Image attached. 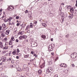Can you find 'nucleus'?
I'll return each instance as SVG.
<instances>
[{"label": "nucleus", "instance_id": "nucleus-41", "mask_svg": "<svg viewBox=\"0 0 77 77\" xmlns=\"http://www.w3.org/2000/svg\"><path fill=\"white\" fill-rule=\"evenodd\" d=\"M34 23H35L36 24H37V20H35L34 21Z\"/></svg>", "mask_w": 77, "mask_h": 77}, {"label": "nucleus", "instance_id": "nucleus-17", "mask_svg": "<svg viewBox=\"0 0 77 77\" xmlns=\"http://www.w3.org/2000/svg\"><path fill=\"white\" fill-rule=\"evenodd\" d=\"M38 72L39 74H41L42 73V70L39 69L38 71Z\"/></svg>", "mask_w": 77, "mask_h": 77}, {"label": "nucleus", "instance_id": "nucleus-36", "mask_svg": "<svg viewBox=\"0 0 77 77\" xmlns=\"http://www.w3.org/2000/svg\"><path fill=\"white\" fill-rule=\"evenodd\" d=\"M45 62L44 63H42V65L43 66V67H44V66H45Z\"/></svg>", "mask_w": 77, "mask_h": 77}, {"label": "nucleus", "instance_id": "nucleus-3", "mask_svg": "<svg viewBox=\"0 0 77 77\" xmlns=\"http://www.w3.org/2000/svg\"><path fill=\"white\" fill-rule=\"evenodd\" d=\"M31 13V11H28V14H29L28 15V18H29V19H30L32 20V15L31 14H30Z\"/></svg>", "mask_w": 77, "mask_h": 77}, {"label": "nucleus", "instance_id": "nucleus-5", "mask_svg": "<svg viewBox=\"0 0 77 77\" xmlns=\"http://www.w3.org/2000/svg\"><path fill=\"white\" fill-rule=\"evenodd\" d=\"M26 24L25 23H23L21 26V29H23L26 26Z\"/></svg>", "mask_w": 77, "mask_h": 77}, {"label": "nucleus", "instance_id": "nucleus-53", "mask_svg": "<svg viewBox=\"0 0 77 77\" xmlns=\"http://www.w3.org/2000/svg\"><path fill=\"white\" fill-rule=\"evenodd\" d=\"M72 66L73 67H74L75 66V65H74V64H72Z\"/></svg>", "mask_w": 77, "mask_h": 77}, {"label": "nucleus", "instance_id": "nucleus-16", "mask_svg": "<svg viewBox=\"0 0 77 77\" xmlns=\"http://www.w3.org/2000/svg\"><path fill=\"white\" fill-rule=\"evenodd\" d=\"M5 33H6V35H9V30H7L6 31Z\"/></svg>", "mask_w": 77, "mask_h": 77}, {"label": "nucleus", "instance_id": "nucleus-64", "mask_svg": "<svg viewBox=\"0 0 77 77\" xmlns=\"http://www.w3.org/2000/svg\"><path fill=\"white\" fill-rule=\"evenodd\" d=\"M4 40H5V41H7V40H8V39H7V38H4Z\"/></svg>", "mask_w": 77, "mask_h": 77}, {"label": "nucleus", "instance_id": "nucleus-28", "mask_svg": "<svg viewBox=\"0 0 77 77\" xmlns=\"http://www.w3.org/2000/svg\"><path fill=\"white\" fill-rule=\"evenodd\" d=\"M50 59H51L52 61H53V60H54V57L53 56H51L50 57Z\"/></svg>", "mask_w": 77, "mask_h": 77}, {"label": "nucleus", "instance_id": "nucleus-34", "mask_svg": "<svg viewBox=\"0 0 77 77\" xmlns=\"http://www.w3.org/2000/svg\"><path fill=\"white\" fill-rule=\"evenodd\" d=\"M60 15H61V17H62V16H64V14L63 13H61Z\"/></svg>", "mask_w": 77, "mask_h": 77}, {"label": "nucleus", "instance_id": "nucleus-56", "mask_svg": "<svg viewBox=\"0 0 77 77\" xmlns=\"http://www.w3.org/2000/svg\"><path fill=\"white\" fill-rule=\"evenodd\" d=\"M16 42H18V39H16Z\"/></svg>", "mask_w": 77, "mask_h": 77}, {"label": "nucleus", "instance_id": "nucleus-25", "mask_svg": "<svg viewBox=\"0 0 77 77\" xmlns=\"http://www.w3.org/2000/svg\"><path fill=\"white\" fill-rule=\"evenodd\" d=\"M71 6L69 5L67 6V9H71Z\"/></svg>", "mask_w": 77, "mask_h": 77}, {"label": "nucleus", "instance_id": "nucleus-13", "mask_svg": "<svg viewBox=\"0 0 77 77\" xmlns=\"http://www.w3.org/2000/svg\"><path fill=\"white\" fill-rule=\"evenodd\" d=\"M62 17V20L61 23H63V21H64V19L65 18V17H64V16H63Z\"/></svg>", "mask_w": 77, "mask_h": 77}, {"label": "nucleus", "instance_id": "nucleus-26", "mask_svg": "<svg viewBox=\"0 0 77 77\" xmlns=\"http://www.w3.org/2000/svg\"><path fill=\"white\" fill-rule=\"evenodd\" d=\"M9 44V45H12V41L11 40L10 41Z\"/></svg>", "mask_w": 77, "mask_h": 77}, {"label": "nucleus", "instance_id": "nucleus-57", "mask_svg": "<svg viewBox=\"0 0 77 77\" xmlns=\"http://www.w3.org/2000/svg\"><path fill=\"white\" fill-rule=\"evenodd\" d=\"M16 19H18V18H19V17L18 16H17L16 17Z\"/></svg>", "mask_w": 77, "mask_h": 77}, {"label": "nucleus", "instance_id": "nucleus-15", "mask_svg": "<svg viewBox=\"0 0 77 77\" xmlns=\"http://www.w3.org/2000/svg\"><path fill=\"white\" fill-rule=\"evenodd\" d=\"M8 47H9L8 46H5V47L3 48V50H7L8 49Z\"/></svg>", "mask_w": 77, "mask_h": 77}, {"label": "nucleus", "instance_id": "nucleus-18", "mask_svg": "<svg viewBox=\"0 0 77 77\" xmlns=\"http://www.w3.org/2000/svg\"><path fill=\"white\" fill-rule=\"evenodd\" d=\"M1 36L2 38H3V37H5V35L3 33H2L1 35Z\"/></svg>", "mask_w": 77, "mask_h": 77}, {"label": "nucleus", "instance_id": "nucleus-20", "mask_svg": "<svg viewBox=\"0 0 77 77\" xmlns=\"http://www.w3.org/2000/svg\"><path fill=\"white\" fill-rule=\"evenodd\" d=\"M29 26L30 28H33V25H32V23H30Z\"/></svg>", "mask_w": 77, "mask_h": 77}, {"label": "nucleus", "instance_id": "nucleus-59", "mask_svg": "<svg viewBox=\"0 0 77 77\" xmlns=\"http://www.w3.org/2000/svg\"><path fill=\"white\" fill-rule=\"evenodd\" d=\"M11 63H14V60H12L11 61Z\"/></svg>", "mask_w": 77, "mask_h": 77}, {"label": "nucleus", "instance_id": "nucleus-12", "mask_svg": "<svg viewBox=\"0 0 77 77\" xmlns=\"http://www.w3.org/2000/svg\"><path fill=\"white\" fill-rule=\"evenodd\" d=\"M23 69L24 71H27L28 70V72L29 71V68H23Z\"/></svg>", "mask_w": 77, "mask_h": 77}, {"label": "nucleus", "instance_id": "nucleus-44", "mask_svg": "<svg viewBox=\"0 0 77 77\" xmlns=\"http://www.w3.org/2000/svg\"><path fill=\"white\" fill-rule=\"evenodd\" d=\"M44 67H43V66L42 65H41L40 66V68H44Z\"/></svg>", "mask_w": 77, "mask_h": 77}, {"label": "nucleus", "instance_id": "nucleus-14", "mask_svg": "<svg viewBox=\"0 0 77 77\" xmlns=\"http://www.w3.org/2000/svg\"><path fill=\"white\" fill-rule=\"evenodd\" d=\"M1 59L2 61V62H3L6 61V58L5 57H4L3 58H1Z\"/></svg>", "mask_w": 77, "mask_h": 77}, {"label": "nucleus", "instance_id": "nucleus-37", "mask_svg": "<svg viewBox=\"0 0 77 77\" xmlns=\"http://www.w3.org/2000/svg\"><path fill=\"white\" fill-rule=\"evenodd\" d=\"M2 26L4 28H5V27H6V25H5V24H3L2 25Z\"/></svg>", "mask_w": 77, "mask_h": 77}, {"label": "nucleus", "instance_id": "nucleus-21", "mask_svg": "<svg viewBox=\"0 0 77 77\" xmlns=\"http://www.w3.org/2000/svg\"><path fill=\"white\" fill-rule=\"evenodd\" d=\"M8 10H9V11H12L13 10V9L12 8H11V7H9L8 9Z\"/></svg>", "mask_w": 77, "mask_h": 77}, {"label": "nucleus", "instance_id": "nucleus-63", "mask_svg": "<svg viewBox=\"0 0 77 77\" xmlns=\"http://www.w3.org/2000/svg\"><path fill=\"white\" fill-rule=\"evenodd\" d=\"M8 60L9 61H11V58H9L8 59Z\"/></svg>", "mask_w": 77, "mask_h": 77}, {"label": "nucleus", "instance_id": "nucleus-40", "mask_svg": "<svg viewBox=\"0 0 77 77\" xmlns=\"http://www.w3.org/2000/svg\"><path fill=\"white\" fill-rule=\"evenodd\" d=\"M23 38V36H20V39H22Z\"/></svg>", "mask_w": 77, "mask_h": 77}, {"label": "nucleus", "instance_id": "nucleus-61", "mask_svg": "<svg viewBox=\"0 0 77 77\" xmlns=\"http://www.w3.org/2000/svg\"><path fill=\"white\" fill-rule=\"evenodd\" d=\"M51 41H53V38H51Z\"/></svg>", "mask_w": 77, "mask_h": 77}, {"label": "nucleus", "instance_id": "nucleus-10", "mask_svg": "<svg viewBox=\"0 0 77 77\" xmlns=\"http://www.w3.org/2000/svg\"><path fill=\"white\" fill-rule=\"evenodd\" d=\"M30 29V26L28 25L26 26V28L25 29V30H27L29 29Z\"/></svg>", "mask_w": 77, "mask_h": 77}, {"label": "nucleus", "instance_id": "nucleus-35", "mask_svg": "<svg viewBox=\"0 0 77 77\" xmlns=\"http://www.w3.org/2000/svg\"><path fill=\"white\" fill-rule=\"evenodd\" d=\"M33 56H35L36 57H38V56H37V55H36V54H33Z\"/></svg>", "mask_w": 77, "mask_h": 77}, {"label": "nucleus", "instance_id": "nucleus-23", "mask_svg": "<svg viewBox=\"0 0 77 77\" xmlns=\"http://www.w3.org/2000/svg\"><path fill=\"white\" fill-rule=\"evenodd\" d=\"M28 67V66H27V65H23V68H27Z\"/></svg>", "mask_w": 77, "mask_h": 77}, {"label": "nucleus", "instance_id": "nucleus-29", "mask_svg": "<svg viewBox=\"0 0 77 77\" xmlns=\"http://www.w3.org/2000/svg\"><path fill=\"white\" fill-rule=\"evenodd\" d=\"M11 39L12 40V41H15V39H14V36H12L11 37Z\"/></svg>", "mask_w": 77, "mask_h": 77}, {"label": "nucleus", "instance_id": "nucleus-42", "mask_svg": "<svg viewBox=\"0 0 77 77\" xmlns=\"http://www.w3.org/2000/svg\"><path fill=\"white\" fill-rule=\"evenodd\" d=\"M49 65H51V64H52V62L51 61L49 62Z\"/></svg>", "mask_w": 77, "mask_h": 77}, {"label": "nucleus", "instance_id": "nucleus-4", "mask_svg": "<svg viewBox=\"0 0 77 77\" xmlns=\"http://www.w3.org/2000/svg\"><path fill=\"white\" fill-rule=\"evenodd\" d=\"M60 66L61 67H66V66H67V65H66V64L65 63H61L60 64Z\"/></svg>", "mask_w": 77, "mask_h": 77}, {"label": "nucleus", "instance_id": "nucleus-46", "mask_svg": "<svg viewBox=\"0 0 77 77\" xmlns=\"http://www.w3.org/2000/svg\"><path fill=\"white\" fill-rule=\"evenodd\" d=\"M3 45H0V48H3Z\"/></svg>", "mask_w": 77, "mask_h": 77}, {"label": "nucleus", "instance_id": "nucleus-39", "mask_svg": "<svg viewBox=\"0 0 77 77\" xmlns=\"http://www.w3.org/2000/svg\"><path fill=\"white\" fill-rule=\"evenodd\" d=\"M17 53H19L20 52V50H19V49L17 48Z\"/></svg>", "mask_w": 77, "mask_h": 77}, {"label": "nucleus", "instance_id": "nucleus-8", "mask_svg": "<svg viewBox=\"0 0 77 77\" xmlns=\"http://www.w3.org/2000/svg\"><path fill=\"white\" fill-rule=\"evenodd\" d=\"M48 50L49 51H51L53 50V48L51 47V46H49Z\"/></svg>", "mask_w": 77, "mask_h": 77}, {"label": "nucleus", "instance_id": "nucleus-47", "mask_svg": "<svg viewBox=\"0 0 77 77\" xmlns=\"http://www.w3.org/2000/svg\"><path fill=\"white\" fill-rule=\"evenodd\" d=\"M69 37V34H68L67 35H66V38H68Z\"/></svg>", "mask_w": 77, "mask_h": 77}, {"label": "nucleus", "instance_id": "nucleus-45", "mask_svg": "<svg viewBox=\"0 0 77 77\" xmlns=\"http://www.w3.org/2000/svg\"><path fill=\"white\" fill-rule=\"evenodd\" d=\"M8 19V22H9V23H10L11 22V20H10L9 19Z\"/></svg>", "mask_w": 77, "mask_h": 77}, {"label": "nucleus", "instance_id": "nucleus-33", "mask_svg": "<svg viewBox=\"0 0 77 77\" xmlns=\"http://www.w3.org/2000/svg\"><path fill=\"white\" fill-rule=\"evenodd\" d=\"M25 58H27L29 57V55H26L24 56Z\"/></svg>", "mask_w": 77, "mask_h": 77}, {"label": "nucleus", "instance_id": "nucleus-32", "mask_svg": "<svg viewBox=\"0 0 77 77\" xmlns=\"http://www.w3.org/2000/svg\"><path fill=\"white\" fill-rule=\"evenodd\" d=\"M12 54L14 55V54H16V51H14L12 53Z\"/></svg>", "mask_w": 77, "mask_h": 77}, {"label": "nucleus", "instance_id": "nucleus-27", "mask_svg": "<svg viewBox=\"0 0 77 77\" xmlns=\"http://www.w3.org/2000/svg\"><path fill=\"white\" fill-rule=\"evenodd\" d=\"M23 37V39H25L26 38H27V36L26 35H24L22 36Z\"/></svg>", "mask_w": 77, "mask_h": 77}, {"label": "nucleus", "instance_id": "nucleus-38", "mask_svg": "<svg viewBox=\"0 0 77 77\" xmlns=\"http://www.w3.org/2000/svg\"><path fill=\"white\" fill-rule=\"evenodd\" d=\"M4 22H5V23H6V22H7V21H8V19L6 20V19H5L4 20Z\"/></svg>", "mask_w": 77, "mask_h": 77}, {"label": "nucleus", "instance_id": "nucleus-60", "mask_svg": "<svg viewBox=\"0 0 77 77\" xmlns=\"http://www.w3.org/2000/svg\"><path fill=\"white\" fill-rule=\"evenodd\" d=\"M27 33H30V30H28L27 32Z\"/></svg>", "mask_w": 77, "mask_h": 77}, {"label": "nucleus", "instance_id": "nucleus-30", "mask_svg": "<svg viewBox=\"0 0 77 77\" xmlns=\"http://www.w3.org/2000/svg\"><path fill=\"white\" fill-rule=\"evenodd\" d=\"M51 46V48H53V47H54V45L53 44H51V45H50V46Z\"/></svg>", "mask_w": 77, "mask_h": 77}, {"label": "nucleus", "instance_id": "nucleus-1", "mask_svg": "<svg viewBox=\"0 0 77 77\" xmlns=\"http://www.w3.org/2000/svg\"><path fill=\"white\" fill-rule=\"evenodd\" d=\"M46 71H47V72H52L53 68L51 67H49L47 68Z\"/></svg>", "mask_w": 77, "mask_h": 77}, {"label": "nucleus", "instance_id": "nucleus-19", "mask_svg": "<svg viewBox=\"0 0 77 77\" xmlns=\"http://www.w3.org/2000/svg\"><path fill=\"white\" fill-rule=\"evenodd\" d=\"M41 37L42 38H43V39H45V38H46V36L44 35H42L41 36Z\"/></svg>", "mask_w": 77, "mask_h": 77}, {"label": "nucleus", "instance_id": "nucleus-58", "mask_svg": "<svg viewBox=\"0 0 77 77\" xmlns=\"http://www.w3.org/2000/svg\"><path fill=\"white\" fill-rule=\"evenodd\" d=\"M17 70L18 71H20V69H19V68H17Z\"/></svg>", "mask_w": 77, "mask_h": 77}, {"label": "nucleus", "instance_id": "nucleus-50", "mask_svg": "<svg viewBox=\"0 0 77 77\" xmlns=\"http://www.w3.org/2000/svg\"><path fill=\"white\" fill-rule=\"evenodd\" d=\"M51 54L52 56H53L54 55V52H52L51 53Z\"/></svg>", "mask_w": 77, "mask_h": 77}, {"label": "nucleus", "instance_id": "nucleus-49", "mask_svg": "<svg viewBox=\"0 0 77 77\" xmlns=\"http://www.w3.org/2000/svg\"><path fill=\"white\" fill-rule=\"evenodd\" d=\"M31 54H34V51H32L31 52Z\"/></svg>", "mask_w": 77, "mask_h": 77}, {"label": "nucleus", "instance_id": "nucleus-43", "mask_svg": "<svg viewBox=\"0 0 77 77\" xmlns=\"http://www.w3.org/2000/svg\"><path fill=\"white\" fill-rule=\"evenodd\" d=\"M25 12L26 14H27V13L28 12V13H29V12H28V10H26V11H25Z\"/></svg>", "mask_w": 77, "mask_h": 77}, {"label": "nucleus", "instance_id": "nucleus-51", "mask_svg": "<svg viewBox=\"0 0 77 77\" xmlns=\"http://www.w3.org/2000/svg\"><path fill=\"white\" fill-rule=\"evenodd\" d=\"M61 5H62V6H64V5H65V4H64V3H61Z\"/></svg>", "mask_w": 77, "mask_h": 77}, {"label": "nucleus", "instance_id": "nucleus-24", "mask_svg": "<svg viewBox=\"0 0 77 77\" xmlns=\"http://www.w3.org/2000/svg\"><path fill=\"white\" fill-rule=\"evenodd\" d=\"M42 26H44V27H47V26L46 24H45V23H42Z\"/></svg>", "mask_w": 77, "mask_h": 77}, {"label": "nucleus", "instance_id": "nucleus-2", "mask_svg": "<svg viewBox=\"0 0 77 77\" xmlns=\"http://www.w3.org/2000/svg\"><path fill=\"white\" fill-rule=\"evenodd\" d=\"M77 56V54L75 53H73L71 54V57L72 59H75Z\"/></svg>", "mask_w": 77, "mask_h": 77}, {"label": "nucleus", "instance_id": "nucleus-54", "mask_svg": "<svg viewBox=\"0 0 77 77\" xmlns=\"http://www.w3.org/2000/svg\"><path fill=\"white\" fill-rule=\"evenodd\" d=\"M20 25V23H17V26H19Z\"/></svg>", "mask_w": 77, "mask_h": 77}, {"label": "nucleus", "instance_id": "nucleus-11", "mask_svg": "<svg viewBox=\"0 0 77 77\" xmlns=\"http://www.w3.org/2000/svg\"><path fill=\"white\" fill-rule=\"evenodd\" d=\"M2 18L3 20H5L6 18V16L5 14H4L3 17H2Z\"/></svg>", "mask_w": 77, "mask_h": 77}, {"label": "nucleus", "instance_id": "nucleus-62", "mask_svg": "<svg viewBox=\"0 0 77 77\" xmlns=\"http://www.w3.org/2000/svg\"><path fill=\"white\" fill-rule=\"evenodd\" d=\"M16 58H17V59H19V57L17 56L16 57Z\"/></svg>", "mask_w": 77, "mask_h": 77}, {"label": "nucleus", "instance_id": "nucleus-48", "mask_svg": "<svg viewBox=\"0 0 77 77\" xmlns=\"http://www.w3.org/2000/svg\"><path fill=\"white\" fill-rule=\"evenodd\" d=\"M28 42V40L27 39H25V42Z\"/></svg>", "mask_w": 77, "mask_h": 77}, {"label": "nucleus", "instance_id": "nucleus-31", "mask_svg": "<svg viewBox=\"0 0 77 77\" xmlns=\"http://www.w3.org/2000/svg\"><path fill=\"white\" fill-rule=\"evenodd\" d=\"M14 66H15V65H11L10 66V68H14Z\"/></svg>", "mask_w": 77, "mask_h": 77}, {"label": "nucleus", "instance_id": "nucleus-22", "mask_svg": "<svg viewBox=\"0 0 77 77\" xmlns=\"http://www.w3.org/2000/svg\"><path fill=\"white\" fill-rule=\"evenodd\" d=\"M24 31H22L20 32V35H23V34L24 33Z\"/></svg>", "mask_w": 77, "mask_h": 77}, {"label": "nucleus", "instance_id": "nucleus-55", "mask_svg": "<svg viewBox=\"0 0 77 77\" xmlns=\"http://www.w3.org/2000/svg\"><path fill=\"white\" fill-rule=\"evenodd\" d=\"M19 62H20L19 60H17L16 61L17 63H19Z\"/></svg>", "mask_w": 77, "mask_h": 77}, {"label": "nucleus", "instance_id": "nucleus-52", "mask_svg": "<svg viewBox=\"0 0 77 77\" xmlns=\"http://www.w3.org/2000/svg\"><path fill=\"white\" fill-rule=\"evenodd\" d=\"M33 26H36V24L35 23H33Z\"/></svg>", "mask_w": 77, "mask_h": 77}, {"label": "nucleus", "instance_id": "nucleus-9", "mask_svg": "<svg viewBox=\"0 0 77 77\" xmlns=\"http://www.w3.org/2000/svg\"><path fill=\"white\" fill-rule=\"evenodd\" d=\"M69 18L72 19V18H73V14H70L69 15Z\"/></svg>", "mask_w": 77, "mask_h": 77}, {"label": "nucleus", "instance_id": "nucleus-7", "mask_svg": "<svg viewBox=\"0 0 77 77\" xmlns=\"http://www.w3.org/2000/svg\"><path fill=\"white\" fill-rule=\"evenodd\" d=\"M74 8H71L70 9V12L72 14H73L74 12Z\"/></svg>", "mask_w": 77, "mask_h": 77}, {"label": "nucleus", "instance_id": "nucleus-6", "mask_svg": "<svg viewBox=\"0 0 77 77\" xmlns=\"http://www.w3.org/2000/svg\"><path fill=\"white\" fill-rule=\"evenodd\" d=\"M30 62L33 63H36V59L34 58L33 59L30 60Z\"/></svg>", "mask_w": 77, "mask_h": 77}]
</instances>
